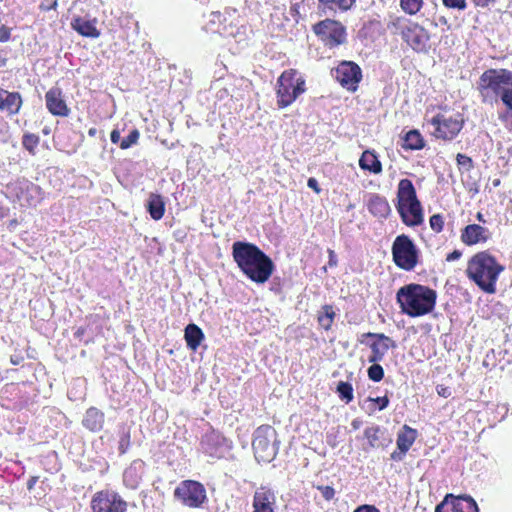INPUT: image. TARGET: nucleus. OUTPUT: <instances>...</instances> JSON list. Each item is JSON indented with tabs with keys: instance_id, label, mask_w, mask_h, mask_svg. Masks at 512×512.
Here are the masks:
<instances>
[{
	"instance_id": "obj_1",
	"label": "nucleus",
	"mask_w": 512,
	"mask_h": 512,
	"mask_svg": "<svg viewBox=\"0 0 512 512\" xmlns=\"http://www.w3.org/2000/svg\"><path fill=\"white\" fill-rule=\"evenodd\" d=\"M232 255L240 270L258 284L268 281L275 269L271 258L252 243L234 242Z\"/></svg>"
},
{
	"instance_id": "obj_2",
	"label": "nucleus",
	"mask_w": 512,
	"mask_h": 512,
	"mask_svg": "<svg viewBox=\"0 0 512 512\" xmlns=\"http://www.w3.org/2000/svg\"><path fill=\"white\" fill-rule=\"evenodd\" d=\"M436 291L420 284H408L396 294L401 311L410 317H420L433 311L436 304Z\"/></svg>"
},
{
	"instance_id": "obj_3",
	"label": "nucleus",
	"mask_w": 512,
	"mask_h": 512,
	"mask_svg": "<svg viewBox=\"0 0 512 512\" xmlns=\"http://www.w3.org/2000/svg\"><path fill=\"white\" fill-rule=\"evenodd\" d=\"M504 270L495 257L486 251L474 255L468 262L466 273L484 292L493 294L499 274Z\"/></svg>"
},
{
	"instance_id": "obj_4",
	"label": "nucleus",
	"mask_w": 512,
	"mask_h": 512,
	"mask_svg": "<svg viewBox=\"0 0 512 512\" xmlns=\"http://www.w3.org/2000/svg\"><path fill=\"white\" fill-rule=\"evenodd\" d=\"M399 32L402 39L416 52H425L429 48L430 34L421 25L403 17H396L388 24Z\"/></svg>"
},
{
	"instance_id": "obj_5",
	"label": "nucleus",
	"mask_w": 512,
	"mask_h": 512,
	"mask_svg": "<svg viewBox=\"0 0 512 512\" xmlns=\"http://www.w3.org/2000/svg\"><path fill=\"white\" fill-rule=\"evenodd\" d=\"M305 92V80L296 70L284 71L277 80V103L280 108L291 105Z\"/></svg>"
},
{
	"instance_id": "obj_6",
	"label": "nucleus",
	"mask_w": 512,
	"mask_h": 512,
	"mask_svg": "<svg viewBox=\"0 0 512 512\" xmlns=\"http://www.w3.org/2000/svg\"><path fill=\"white\" fill-rule=\"evenodd\" d=\"M392 256L394 263L406 271L413 270L418 263V249L405 234L395 238L392 245Z\"/></svg>"
},
{
	"instance_id": "obj_7",
	"label": "nucleus",
	"mask_w": 512,
	"mask_h": 512,
	"mask_svg": "<svg viewBox=\"0 0 512 512\" xmlns=\"http://www.w3.org/2000/svg\"><path fill=\"white\" fill-rule=\"evenodd\" d=\"M174 497L183 505L190 508H198L206 500L204 486L194 480H184L174 490Z\"/></svg>"
},
{
	"instance_id": "obj_8",
	"label": "nucleus",
	"mask_w": 512,
	"mask_h": 512,
	"mask_svg": "<svg viewBox=\"0 0 512 512\" xmlns=\"http://www.w3.org/2000/svg\"><path fill=\"white\" fill-rule=\"evenodd\" d=\"M314 33L325 43L326 46L336 47L346 40L344 26L332 19H325L313 26Z\"/></svg>"
},
{
	"instance_id": "obj_9",
	"label": "nucleus",
	"mask_w": 512,
	"mask_h": 512,
	"mask_svg": "<svg viewBox=\"0 0 512 512\" xmlns=\"http://www.w3.org/2000/svg\"><path fill=\"white\" fill-rule=\"evenodd\" d=\"M93 512H125L127 502L114 491H100L96 493L91 501Z\"/></svg>"
},
{
	"instance_id": "obj_10",
	"label": "nucleus",
	"mask_w": 512,
	"mask_h": 512,
	"mask_svg": "<svg viewBox=\"0 0 512 512\" xmlns=\"http://www.w3.org/2000/svg\"><path fill=\"white\" fill-rule=\"evenodd\" d=\"M430 125L433 127L432 134L436 138L451 140L461 131L463 120L459 117L436 115L432 118Z\"/></svg>"
},
{
	"instance_id": "obj_11",
	"label": "nucleus",
	"mask_w": 512,
	"mask_h": 512,
	"mask_svg": "<svg viewBox=\"0 0 512 512\" xmlns=\"http://www.w3.org/2000/svg\"><path fill=\"white\" fill-rule=\"evenodd\" d=\"M435 512H479L476 501L467 495L454 496L447 494L443 501L439 503Z\"/></svg>"
},
{
	"instance_id": "obj_12",
	"label": "nucleus",
	"mask_w": 512,
	"mask_h": 512,
	"mask_svg": "<svg viewBox=\"0 0 512 512\" xmlns=\"http://www.w3.org/2000/svg\"><path fill=\"white\" fill-rule=\"evenodd\" d=\"M334 77L341 86L347 90L355 91L362 79V72L356 63L344 61L336 68Z\"/></svg>"
},
{
	"instance_id": "obj_13",
	"label": "nucleus",
	"mask_w": 512,
	"mask_h": 512,
	"mask_svg": "<svg viewBox=\"0 0 512 512\" xmlns=\"http://www.w3.org/2000/svg\"><path fill=\"white\" fill-rule=\"evenodd\" d=\"M363 337L375 339L369 345L371 349V355L368 358L369 363H377L382 361L388 350L390 348L396 347L395 341L382 333L368 332L363 334Z\"/></svg>"
},
{
	"instance_id": "obj_14",
	"label": "nucleus",
	"mask_w": 512,
	"mask_h": 512,
	"mask_svg": "<svg viewBox=\"0 0 512 512\" xmlns=\"http://www.w3.org/2000/svg\"><path fill=\"white\" fill-rule=\"evenodd\" d=\"M491 237V232L478 224H469L461 232V241L468 245L485 243Z\"/></svg>"
},
{
	"instance_id": "obj_15",
	"label": "nucleus",
	"mask_w": 512,
	"mask_h": 512,
	"mask_svg": "<svg viewBox=\"0 0 512 512\" xmlns=\"http://www.w3.org/2000/svg\"><path fill=\"white\" fill-rule=\"evenodd\" d=\"M45 100L46 107L51 114L61 117L68 116L69 108L59 88L50 89L45 95Z\"/></svg>"
},
{
	"instance_id": "obj_16",
	"label": "nucleus",
	"mask_w": 512,
	"mask_h": 512,
	"mask_svg": "<svg viewBox=\"0 0 512 512\" xmlns=\"http://www.w3.org/2000/svg\"><path fill=\"white\" fill-rule=\"evenodd\" d=\"M402 221L407 226H417L423 222V212L420 201L410 204L396 205Z\"/></svg>"
},
{
	"instance_id": "obj_17",
	"label": "nucleus",
	"mask_w": 512,
	"mask_h": 512,
	"mask_svg": "<svg viewBox=\"0 0 512 512\" xmlns=\"http://www.w3.org/2000/svg\"><path fill=\"white\" fill-rule=\"evenodd\" d=\"M275 501V493L272 490L260 487L256 490L253 497V512H274L273 506Z\"/></svg>"
},
{
	"instance_id": "obj_18",
	"label": "nucleus",
	"mask_w": 512,
	"mask_h": 512,
	"mask_svg": "<svg viewBox=\"0 0 512 512\" xmlns=\"http://www.w3.org/2000/svg\"><path fill=\"white\" fill-rule=\"evenodd\" d=\"M278 445L276 431L269 425L260 426L254 432L252 448H267Z\"/></svg>"
},
{
	"instance_id": "obj_19",
	"label": "nucleus",
	"mask_w": 512,
	"mask_h": 512,
	"mask_svg": "<svg viewBox=\"0 0 512 512\" xmlns=\"http://www.w3.org/2000/svg\"><path fill=\"white\" fill-rule=\"evenodd\" d=\"M22 97L18 92H9L0 88V109L9 115H15L22 106Z\"/></svg>"
},
{
	"instance_id": "obj_20",
	"label": "nucleus",
	"mask_w": 512,
	"mask_h": 512,
	"mask_svg": "<svg viewBox=\"0 0 512 512\" xmlns=\"http://www.w3.org/2000/svg\"><path fill=\"white\" fill-rule=\"evenodd\" d=\"M367 209L373 216L377 218H386L391 212V208L387 199L378 194L370 195L367 202Z\"/></svg>"
},
{
	"instance_id": "obj_21",
	"label": "nucleus",
	"mask_w": 512,
	"mask_h": 512,
	"mask_svg": "<svg viewBox=\"0 0 512 512\" xmlns=\"http://www.w3.org/2000/svg\"><path fill=\"white\" fill-rule=\"evenodd\" d=\"M397 199H398L397 205L410 204V203H415V202L419 201L417 199L416 190H415L414 185L411 180H409V179L400 180V182L398 184Z\"/></svg>"
},
{
	"instance_id": "obj_22",
	"label": "nucleus",
	"mask_w": 512,
	"mask_h": 512,
	"mask_svg": "<svg viewBox=\"0 0 512 512\" xmlns=\"http://www.w3.org/2000/svg\"><path fill=\"white\" fill-rule=\"evenodd\" d=\"M105 415L102 411L95 407H90L82 420V424L90 431H100L104 425Z\"/></svg>"
},
{
	"instance_id": "obj_23",
	"label": "nucleus",
	"mask_w": 512,
	"mask_h": 512,
	"mask_svg": "<svg viewBox=\"0 0 512 512\" xmlns=\"http://www.w3.org/2000/svg\"><path fill=\"white\" fill-rule=\"evenodd\" d=\"M72 27L75 31L85 37L98 38L100 36V32L95 25V20L91 21L78 17L73 20Z\"/></svg>"
},
{
	"instance_id": "obj_24",
	"label": "nucleus",
	"mask_w": 512,
	"mask_h": 512,
	"mask_svg": "<svg viewBox=\"0 0 512 512\" xmlns=\"http://www.w3.org/2000/svg\"><path fill=\"white\" fill-rule=\"evenodd\" d=\"M147 211L154 220H160L165 212V202L159 194H150L146 203Z\"/></svg>"
},
{
	"instance_id": "obj_25",
	"label": "nucleus",
	"mask_w": 512,
	"mask_h": 512,
	"mask_svg": "<svg viewBox=\"0 0 512 512\" xmlns=\"http://www.w3.org/2000/svg\"><path fill=\"white\" fill-rule=\"evenodd\" d=\"M359 166L363 170H367L369 172H372L374 174H379L382 171V165L379 161L378 157L375 155L372 151H365L363 152L360 160H359Z\"/></svg>"
},
{
	"instance_id": "obj_26",
	"label": "nucleus",
	"mask_w": 512,
	"mask_h": 512,
	"mask_svg": "<svg viewBox=\"0 0 512 512\" xmlns=\"http://www.w3.org/2000/svg\"><path fill=\"white\" fill-rule=\"evenodd\" d=\"M204 339L202 330L196 324H188L185 328V340L187 346L195 351Z\"/></svg>"
},
{
	"instance_id": "obj_27",
	"label": "nucleus",
	"mask_w": 512,
	"mask_h": 512,
	"mask_svg": "<svg viewBox=\"0 0 512 512\" xmlns=\"http://www.w3.org/2000/svg\"><path fill=\"white\" fill-rule=\"evenodd\" d=\"M417 437V431L404 425L397 436V448H410Z\"/></svg>"
},
{
	"instance_id": "obj_28",
	"label": "nucleus",
	"mask_w": 512,
	"mask_h": 512,
	"mask_svg": "<svg viewBox=\"0 0 512 512\" xmlns=\"http://www.w3.org/2000/svg\"><path fill=\"white\" fill-rule=\"evenodd\" d=\"M142 462L136 461L129 468L124 471L123 479L126 486L135 488L140 480V476L137 475L138 468H141Z\"/></svg>"
},
{
	"instance_id": "obj_29",
	"label": "nucleus",
	"mask_w": 512,
	"mask_h": 512,
	"mask_svg": "<svg viewBox=\"0 0 512 512\" xmlns=\"http://www.w3.org/2000/svg\"><path fill=\"white\" fill-rule=\"evenodd\" d=\"M320 4L333 11L346 12L350 10L356 0H318Z\"/></svg>"
},
{
	"instance_id": "obj_30",
	"label": "nucleus",
	"mask_w": 512,
	"mask_h": 512,
	"mask_svg": "<svg viewBox=\"0 0 512 512\" xmlns=\"http://www.w3.org/2000/svg\"><path fill=\"white\" fill-rule=\"evenodd\" d=\"M424 141L421 134L416 130L409 131L404 138V147L411 150L423 148Z\"/></svg>"
},
{
	"instance_id": "obj_31",
	"label": "nucleus",
	"mask_w": 512,
	"mask_h": 512,
	"mask_svg": "<svg viewBox=\"0 0 512 512\" xmlns=\"http://www.w3.org/2000/svg\"><path fill=\"white\" fill-rule=\"evenodd\" d=\"M334 316L335 312L333 311L332 306H323L318 315V322L320 326L325 330H328L333 323Z\"/></svg>"
},
{
	"instance_id": "obj_32",
	"label": "nucleus",
	"mask_w": 512,
	"mask_h": 512,
	"mask_svg": "<svg viewBox=\"0 0 512 512\" xmlns=\"http://www.w3.org/2000/svg\"><path fill=\"white\" fill-rule=\"evenodd\" d=\"M383 432L379 427H369L365 430V436L368 440V443L371 447H380V446H386L387 444H384L382 442H378L380 435H382Z\"/></svg>"
},
{
	"instance_id": "obj_33",
	"label": "nucleus",
	"mask_w": 512,
	"mask_h": 512,
	"mask_svg": "<svg viewBox=\"0 0 512 512\" xmlns=\"http://www.w3.org/2000/svg\"><path fill=\"white\" fill-rule=\"evenodd\" d=\"M423 6V0H400V7L409 14L415 15Z\"/></svg>"
},
{
	"instance_id": "obj_34",
	"label": "nucleus",
	"mask_w": 512,
	"mask_h": 512,
	"mask_svg": "<svg viewBox=\"0 0 512 512\" xmlns=\"http://www.w3.org/2000/svg\"><path fill=\"white\" fill-rule=\"evenodd\" d=\"M336 391L339 394V397L346 403L353 400V387L350 383L340 381L337 385Z\"/></svg>"
},
{
	"instance_id": "obj_35",
	"label": "nucleus",
	"mask_w": 512,
	"mask_h": 512,
	"mask_svg": "<svg viewBox=\"0 0 512 512\" xmlns=\"http://www.w3.org/2000/svg\"><path fill=\"white\" fill-rule=\"evenodd\" d=\"M277 450H255L254 456L258 463H270L276 457Z\"/></svg>"
},
{
	"instance_id": "obj_36",
	"label": "nucleus",
	"mask_w": 512,
	"mask_h": 512,
	"mask_svg": "<svg viewBox=\"0 0 512 512\" xmlns=\"http://www.w3.org/2000/svg\"><path fill=\"white\" fill-rule=\"evenodd\" d=\"M39 143V137L35 134L27 133L23 136L22 144L30 153H34Z\"/></svg>"
},
{
	"instance_id": "obj_37",
	"label": "nucleus",
	"mask_w": 512,
	"mask_h": 512,
	"mask_svg": "<svg viewBox=\"0 0 512 512\" xmlns=\"http://www.w3.org/2000/svg\"><path fill=\"white\" fill-rule=\"evenodd\" d=\"M368 377L370 380L374 382H379L384 377V370L381 365L377 363H372V365L368 368Z\"/></svg>"
},
{
	"instance_id": "obj_38",
	"label": "nucleus",
	"mask_w": 512,
	"mask_h": 512,
	"mask_svg": "<svg viewBox=\"0 0 512 512\" xmlns=\"http://www.w3.org/2000/svg\"><path fill=\"white\" fill-rule=\"evenodd\" d=\"M139 135L140 134L137 129L130 131L129 135L121 140L120 148L127 149V148L131 147L132 145L136 144L139 139Z\"/></svg>"
},
{
	"instance_id": "obj_39",
	"label": "nucleus",
	"mask_w": 512,
	"mask_h": 512,
	"mask_svg": "<svg viewBox=\"0 0 512 512\" xmlns=\"http://www.w3.org/2000/svg\"><path fill=\"white\" fill-rule=\"evenodd\" d=\"M429 224L434 232L439 233L443 230V217L440 214H434L430 217Z\"/></svg>"
},
{
	"instance_id": "obj_40",
	"label": "nucleus",
	"mask_w": 512,
	"mask_h": 512,
	"mask_svg": "<svg viewBox=\"0 0 512 512\" xmlns=\"http://www.w3.org/2000/svg\"><path fill=\"white\" fill-rule=\"evenodd\" d=\"M447 8L465 10L467 7L466 0H442Z\"/></svg>"
},
{
	"instance_id": "obj_41",
	"label": "nucleus",
	"mask_w": 512,
	"mask_h": 512,
	"mask_svg": "<svg viewBox=\"0 0 512 512\" xmlns=\"http://www.w3.org/2000/svg\"><path fill=\"white\" fill-rule=\"evenodd\" d=\"M457 164L466 170H470L473 166L472 159L464 154H457Z\"/></svg>"
},
{
	"instance_id": "obj_42",
	"label": "nucleus",
	"mask_w": 512,
	"mask_h": 512,
	"mask_svg": "<svg viewBox=\"0 0 512 512\" xmlns=\"http://www.w3.org/2000/svg\"><path fill=\"white\" fill-rule=\"evenodd\" d=\"M361 408L366 412L368 413L369 415L373 414L376 410H377V407L375 405V402L372 400L371 397H368L366 398L362 403H361Z\"/></svg>"
},
{
	"instance_id": "obj_43",
	"label": "nucleus",
	"mask_w": 512,
	"mask_h": 512,
	"mask_svg": "<svg viewBox=\"0 0 512 512\" xmlns=\"http://www.w3.org/2000/svg\"><path fill=\"white\" fill-rule=\"evenodd\" d=\"M9 138V125L4 120V118L0 117V140L7 141Z\"/></svg>"
},
{
	"instance_id": "obj_44",
	"label": "nucleus",
	"mask_w": 512,
	"mask_h": 512,
	"mask_svg": "<svg viewBox=\"0 0 512 512\" xmlns=\"http://www.w3.org/2000/svg\"><path fill=\"white\" fill-rule=\"evenodd\" d=\"M318 490L326 500H331L335 495V490L331 486H318Z\"/></svg>"
},
{
	"instance_id": "obj_45",
	"label": "nucleus",
	"mask_w": 512,
	"mask_h": 512,
	"mask_svg": "<svg viewBox=\"0 0 512 512\" xmlns=\"http://www.w3.org/2000/svg\"><path fill=\"white\" fill-rule=\"evenodd\" d=\"M372 400L375 402V405L378 410L385 409L389 404V399L386 396L372 398Z\"/></svg>"
},
{
	"instance_id": "obj_46",
	"label": "nucleus",
	"mask_w": 512,
	"mask_h": 512,
	"mask_svg": "<svg viewBox=\"0 0 512 512\" xmlns=\"http://www.w3.org/2000/svg\"><path fill=\"white\" fill-rule=\"evenodd\" d=\"M407 450H394L391 455L390 459L395 462L402 461L406 455Z\"/></svg>"
},
{
	"instance_id": "obj_47",
	"label": "nucleus",
	"mask_w": 512,
	"mask_h": 512,
	"mask_svg": "<svg viewBox=\"0 0 512 512\" xmlns=\"http://www.w3.org/2000/svg\"><path fill=\"white\" fill-rule=\"evenodd\" d=\"M353 512H380L375 506L373 505H361L357 507Z\"/></svg>"
},
{
	"instance_id": "obj_48",
	"label": "nucleus",
	"mask_w": 512,
	"mask_h": 512,
	"mask_svg": "<svg viewBox=\"0 0 512 512\" xmlns=\"http://www.w3.org/2000/svg\"><path fill=\"white\" fill-rule=\"evenodd\" d=\"M437 393L444 397V398H448L451 396V391L448 387H445L443 385H438L437 386Z\"/></svg>"
},
{
	"instance_id": "obj_49",
	"label": "nucleus",
	"mask_w": 512,
	"mask_h": 512,
	"mask_svg": "<svg viewBox=\"0 0 512 512\" xmlns=\"http://www.w3.org/2000/svg\"><path fill=\"white\" fill-rule=\"evenodd\" d=\"M307 186L313 189L316 193H320L321 189L318 185V181L315 178H309L307 181Z\"/></svg>"
},
{
	"instance_id": "obj_50",
	"label": "nucleus",
	"mask_w": 512,
	"mask_h": 512,
	"mask_svg": "<svg viewBox=\"0 0 512 512\" xmlns=\"http://www.w3.org/2000/svg\"><path fill=\"white\" fill-rule=\"evenodd\" d=\"M10 38V31L6 27H0V42H6Z\"/></svg>"
},
{
	"instance_id": "obj_51",
	"label": "nucleus",
	"mask_w": 512,
	"mask_h": 512,
	"mask_svg": "<svg viewBox=\"0 0 512 512\" xmlns=\"http://www.w3.org/2000/svg\"><path fill=\"white\" fill-rule=\"evenodd\" d=\"M461 257V252L458 250H454L453 252L449 253L446 257V260L448 262H453L458 260Z\"/></svg>"
},
{
	"instance_id": "obj_52",
	"label": "nucleus",
	"mask_w": 512,
	"mask_h": 512,
	"mask_svg": "<svg viewBox=\"0 0 512 512\" xmlns=\"http://www.w3.org/2000/svg\"><path fill=\"white\" fill-rule=\"evenodd\" d=\"M328 254H329V261H328L329 266L330 267L336 266L337 265V256H336L335 252L333 250L329 249Z\"/></svg>"
},
{
	"instance_id": "obj_53",
	"label": "nucleus",
	"mask_w": 512,
	"mask_h": 512,
	"mask_svg": "<svg viewBox=\"0 0 512 512\" xmlns=\"http://www.w3.org/2000/svg\"><path fill=\"white\" fill-rule=\"evenodd\" d=\"M110 138H111L112 143H114V144L118 143L121 139L120 132L118 130H113L111 132Z\"/></svg>"
},
{
	"instance_id": "obj_54",
	"label": "nucleus",
	"mask_w": 512,
	"mask_h": 512,
	"mask_svg": "<svg viewBox=\"0 0 512 512\" xmlns=\"http://www.w3.org/2000/svg\"><path fill=\"white\" fill-rule=\"evenodd\" d=\"M36 481H37V478H35V477L31 478V479L27 482V488H28L29 490H31V489L33 488V486L35 485Z\"/></svg>"
},
{
	"instance_id": "obj_55",
	"label": "nucleus",
	"mask_w": 512,
	"mask_h": 512,
	"mask_svg": "<svg viewBox=\"0 0 512 512\" xmlns=\"http://www.w3.org/2000/svg\"><path fill=\"white\" fill-rule=\"evenodd\" d=\"M476 218L479 222H482V223H485L486 220L484 219V216L482 213L478 212L477 215H476Z\"/></svg>"
},
{
	"instance_id": "obj_56",
	"label": "nucleus",
	"mask_w": 512,
	"mask_h": 512,
	"mask_svg": "<svg viewBox=\"0 0 512 512\" xmlns=\"http://www.w3.org/2000/svg\"><path fill=\"white\" fill-rule=\"evenodd\" d=\"M97 134V129L96 128H90L88 130V135L91 136V137H94L95 135Z\"/></svg>"
},
{
	"instance_id": "obj_57",
	"label": "nucleus",
	"mask_w": 512,
	"mask_h": 512,
	"mask_svg": "<svg viewBox=\"0 0 512 512\" xmlns=\"http://www.w3.org/2000/svg\"><path fill=\"white\" fill-rule=\"evenodd\" d=\"M128 445H129L128 441H126L125 439H122L120 442L119 448H124L125 446H128Z\"/></svg>"
},
{
	"instance_id": "obj_58",
	"label": "nucleus",
	"mask_w": 512,
	"mask_h": 512,
	"mask_svg": "<svg viewBox=\"0 0 512 512\" xmlns=\"http://www.w3.org/2000/svg\"><path fill=\"white\" fill-rule=\"evenodd\" d=\"M30 189H31L32 192H38L39 191V187L35 186L33 184L30 185Z\"/></svg>"
},
{
	"instance_id": "obj_59",
	"label": "nucleus",
	"mask_w": 512,
	"mask_h": 512,
	"mask_svg": "<svg viewBox=\"0 0 512 512\" xmlns=\"http://www.w3.org/2000/svg\"><path fill=\"white\" fill-rule=\"evenodd\" d=\"M6 63V60L2 57H0V67H3Z\"/></svg>"
},
{
	"instance_id": "obj_60",
	"label": "nucleus",
	"mask_w": 512,
	"mask_h": 512,
	"mask_svg": "<svg viewBox=\"0 0 512 512\" xmlns=\"http://www.w3.org/2000/svg\"><path fill=\"white\" fill-rule=\"evenodd\" d=\"M57 7V1H54L48 9H55Z\"/></svg>"
},
{
	"instance_id": "obj_61",
	"label": "nucleus",
	"mask_w": 512,
	"mask_h": 512,
	"mask_svg": "<svg viewBox=\"0 0 512 512\" xmlns=\"http://www.w3.org/2000/svg\"><path fill=\"white\" fill-rule=\"evenodd\" d=\"M490 2H495V0H485V5H489Z\"/></svg>"
}]
</instances>
